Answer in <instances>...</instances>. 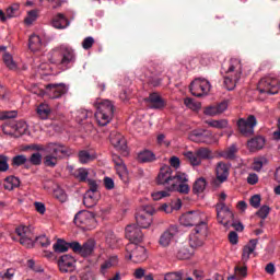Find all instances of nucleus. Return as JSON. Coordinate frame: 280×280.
I'll return each instance as SVG.
<instances>
[{
  "label": "nucleus",
  "instance_id": "nucleus-1",
  "mask_svg": "<svg viewBox=\"0 0 280 280\" xmlns=\"http://www.w3.org/2000/svg\"><path fill=\"white\" fill-rule=\"evenodd\" d=\"M158 185H163L168 191H178V194H189V178L187 174L177 173L174 175V171L170 166H164L160 170L158 175Z\"/></svg>",
  "mask_w": 280,
  "mask_h": 280
},
{
  "label": "nucleus",
  "instance_id": "nucleus-2",
  "mask_svg": "<svg viewBox=\"0 0 280 280\" xmlns=\"http://www.w3.org/2000/svg\"><path fill=\"white\" fill-rule=\"evenodd\" d=\"M48 60L62 71H67L75 62V50L71 46L62 44L50 51Z\"/></svg>",
  "mask_w": 280,
  "mask_h": 280
},
{
  "label": "nucleus",
  "instance_id": "nucleus-3",
  "mask_svg": "<svg viewBox=\"0 0 280 280\" xmlns=\"http://www.w3.org/2000/svg\"><path fill=\"white\" fill-rule=\"evenodd\" d=\"M94 107L96 108L94 114L96 124L100 126H108L115 117V104H113L110 100L97 98L96 102H94Z\"/></svg>",
  "mask_w": 280,
  "mask_h": 280
},
{
  "label": "nucleus",
  "instance_id": "nucleus-4",
  "mask_svg": "<svg viewBox=\"0 0 280 280\" xmlns=\"http://www.w3.org/2000/svg\"><path fill=\"white\" fill-rule=\"evenodd\" d=\"M225 73H233L224 77L223 86L228 91H233L237 86V82L242 78V61L240 59H231Z\"/></svg>",
  "mask_w": 280,
  "mask_h": 280
},
{
  "label": "nucleus",
  "instance_id": "nucleus-5",
  "mask_svg": "<svg viewBox=\"0 0 280 280\" xmlns=\"http://www.w3.org/2000/svg\"><path fill=\"white\" fill-rule=\"evenodd\" d=\"M259 93H267V95H277L280 90V77L277 74H268L258 82Z\"/></svg>",
  "mask_w": 280,
  "mask_h": 280
},
{
  "label": "nucleus",
  "instance_id": "nucleus-6",
  "mask_svg": "<svg viewBox=\"0 0 280 280\" xmlns=\"http://www.w3.org/2000/svg\"><path fill=\"white\" fill-rule=\"evenodd\" d=\"M207 235H209V225H207V221L199 223V225H195L189 234V244L191 248H199V246H202L207 240Z\"/></svg>",
  "mask_w": 280,
  "mask_h": 280
},
{
  "label": "nucleus",
  "instance_id": "nucleus-7",
  "mask_svg": "<svg viewBox=\"0 0 280 280\" xmlns=\"http://www.w3.org/2000/svg\"><path fill=\"white\" fill-rule=\"evenodd\" d=\"M126 259H130L133 264H143L148 259V252L145 247L137 243H129L126 246Z\"/></svg>",
  "mask_w": 280,
  "mask_h": 280
},
{
  "label": "nucleus",
  "instance_id": "nucleus-8",
  "mask_svg": "<svg viewBox=\"0 0 280 280\" xmlns=\"http://www.w3.org/2000/svg\"><path fill=\"white\" fill-rule=\"evenodd\" d=\"M2 131L10 137H23L27 132V122L25 120H9L2 126Z\"/></svg>",
  "mask_w": 280,
  "mask_h": 280
},
{
  "label": "nucleus",
  "instance_id": "nucleus-9",
  "mask_svg": "<svg viewBox=\"0 0 280 280\" xmlns=\"http://www.w3.org/2000/svg\"><path fill=\"white\" fill-rule=\"evenodd\" d=\"M74 224L84 229L85 231H91L97 226V221L95 220V214L91 211H79L74 215Z\"/></svg>",
  "mask_w": 280,
  "mask_h": 280
},
{
  "label": "nucleus",
  "instance_id": "nucleus-10",
  "mask_svg": "<svg viewBox=\"0 0 280 280\" xmlns=\"http://www.w3.org/2000/svg\"><path fill=\"white\" fill-rule=\"evenodd\" d=\"M231 174V165L219 162L215 166V178L212 179L211 185L215 189L222 187L223 183H226L229 180V176Z\"/></svg>",
  "mask_w": 280,
  "mask_h": 280
},
{
  "label": "nucleus",
  "instance_id": "nucleus-11",
  "mask_svg": "<svg viewBox=\"0 0 280 280\" xmlns=\"http://www.w3.org/2000/svg\"><path fill=\"white\" fill-rule=\"evenodd\" d=\"M209 91H211V83L207 79L197 78L190 83V93L195 97L209 95Z\"/></svg>",
  "mask_w": 280,
  "mask_h": 280
},
{
  "label": "nucleus",
  "instance_id": "nucleus-12",
  "mask_svg": "<svg viewBox=\"0 0 280 280\" xmlns=\"http://www.w3.org/2000/svg\"><path fill=\"white\" fill-rule=\"evenodd\" d=\"M15 235H18L21 246L34 248V233L26 225L15 228Z\"/></svg>",
  "mask_w": 280,
  "mask_h": 280
},
{
  "label": "nucleus",
  "instance_id": "nucleus-13",
  "mask_svg": "<svg viewBox=\"0 0 280 280\" xmlns=\"http://www.w3.org/2000/svg\"><path fill=\"white\" fill-rule=\"evenodd\" d=\"M237 126L241 135L253 137L255 135V126H257V118L255 115H249L247 118H240Z\"/></svg>",
  "mask_w": 280,
  "mask_h": 280
},
{
  "label": "nucleus",
  "instance_id": "nucleus-14",
  "mask_svg": "<svg viewBox=\"0 0 280 280\" xmlns=\"http://www.w3.org/2000/svg\"><path fill=\"white\" fill-rule=\"evenodd\" d=\"M217 209V220L219 224H223V226H226L228 224H231L233 222V211L226 206L224 202H219L215 206Z\"/></svg>",
  "mask_w": 280,
  "mask_h": 280
},
{
  "label": "nucleus",
  "instance_id": "nucleus-15",
  "mask_svg": "<svg viewBox=\"0 0 280 280\" xmlns=\"http://www.w3.org/2000/svg\"><path fill=\"white\" fill-rule=\"evenodd\" d=\"M69 91L65 83H51L46 85V95L50 100H58Z\"/></svg>",
  "mask_w": 280,
  "mask_h": 280
},
{
  "label": "nucleus",
  "instance_id": "nucleus-16",
  "mask_svg": "<svg viewBox=\"0 0 280 280\" xmlns=\"http://www.w3.org/2000/svg\"><path fill=\"white\" fill-rule=\"evenodd\" d=\"M205 222V215L200 212H188L180 217V224L184 226H197Z\"/></svg>",
  "mask_w": 280,
  "mask_h": 280
},
{
  "label": "nucleus",
  "instance_id": "nucleus-17",
  "mask_svg": "<svg viewBox=\"0 0 280 280\" xmlns=\"http://www.w3.org/2000/svg\"><path fill=\"white\" fill-rule=\"evenodd\" d=\"M125 237L129 240L130 244H139L143 242V232L136 224H130L125 230Z\"/></svg>",
  "mask_w": 280,
  "mask_h": 280
},
{
  "label": "nucleus",
  "instance_id": "nucleus-18",
  "mask_svg": "<svg viewBox=\"0 0 280 280\" xmlns=\"http://www.w3.org/2000/svg\"><path fill=\"white\" fill-rule=\"evenodd\" d=\"M109 141L114 148L118 150V152H122V154H128V145L126 144V138L117 131H112L109 135Z\"/></svg>",
  "mask_w": 280,
  "mask_h": 280
},
{
  "label": "nucleus",
  "instance_id": "nucleus-19",
  "mask_svg": "<svg viewBox=\"0 0 280 280\" xmlns=\"http://www.w3.org/2000/svg\"><path fill=\"white\" fill-rule=\"evenodd\" d=\"M212 137L213 133L211 131L196 129L189 133L188 139L194 143H211Z\"/></svg>",
  "mask_w": 280,
  "mask_h": 280
},
{
  "label": "nucleus",
  "instance_id": "nucleus-20",
  "mask_svg": "<svg viewBox=\"0 0 280 280\" xmlns=\"http://www.w3.org/2000/svg\"><path fill=\"white\" fill-rule=\"evenodd\" d=\"M145 102L148 104V108L154 110H163V108L167 106V102L156 92L151 93L149 97L145 98Z\"/></svg>",
  "mask_w": 280,
  "mask_h": 280
},
{
  "label": "nucleus",
  "instance_id": "nucleus-21",
  "mask_svg": "<svg viewBox=\"0 0 280 280\" xmlns=\"http://www.w3.org/2000/svg\"><path fill=\"white\" fill-rule=\"evenodd\" d=\"M58 267L60 272H73L75 270V258L69 254L62 255L58 260Z\"/></svg>",
  "mask_w": 280,
  "mask_h": 280
},
{
  "label": "nucleus",
  "instance_id": "nucleus-22",
  "mask_svg": "<svg viewBox=\"0 0 280 280\" xmlns=\"http://www.w3.org/2000/svg\"><path fill=\"white\" fill-rule=\"evenodd\" d=\"M45 151L55 156H69V149L62 143L49 142L46 144Z\"/></svg>",
  "mask_w": 280,
  "mask_h": 280
},
{
  "label": "nucleus",
  "instance_id": "nucleus-23",
  "mask_svg": "<svg viewBox=\"0 0 280 280\" xmlns=\"http://www.w3.org/2000/svg\"><path fill=\"white\" fill-rule=\"evenodd\" d=\"M178 235V226L171 225L168 229H166L163 234L160 236V245H162L164 248L170 246L172 242H174V237Z\"/></svg>",
  "mask_w": 280,
  "mask_h": 280
},
{
  "label": "nucleus",
  "instance_id": "nucleus-24",
  "mask_svg": "<svg viewBox=\"0 0 280 280\" xmlns=\"http://www.w3.org/2000/svg\"><path fill=\"white\" fill-rule=\"evenodd\" d=\"M3 187L7 191H14V189L21 187V179L14 175H10L4 178Z\"/></svg>",
  "mask_w": 280,
  "mask_h": 280
},
{
  "label": "nucleus",
  "instance_id": "nucleus-25",
  "mask_svg": "<svg viewBox=\"0 0 280 280\" xmlns=\"http://www.w3.org/2000/svg\"><path fill=\"white\" fill-rule=\"evenodd\" d=\"M119 266V257L116 255L109 256L102 265H101V273L106 275L110 268H116Z\"/></svg>",
  "mask_w": 280,
  "mask_h": 280
},
{
  "label": "nucleus",
  "instance_id": "nucleus-26",
  "mask_svg": "<svg viewBox=\"0 0 280 280\" xmlns=\"http://www.w3.org/2000/svg\"><path fill=\"white\" fill-rule=\"evenodd\" d=\"M264 145H266V139L261 136L255 137L247 142L250 152H257V150H261Z\"/></svg>",
  "mask_w": 280,
  "mask_h": 280
},
{
  "label": "nucleus",
  "instance_id": "nucleus-27",
  "mask_svg": "<svg viewBox=\"0 0 280 280\" xmlns=\"http://www.w3.org/2000/svg\"><path fill=\"white\" fill-rule=\"evenodd\" d=\"M258 243V240H250L249 243L243 248V261H248V259H250V255L255 253V248H257Z\"/></svg>",
  "mask_w": 280,
  "mask_h": 280
},
{
  "label": "nucleus",
  "instance_id": "nucleus-28",
  "mask_svg": "<svg viewBox=\"0 0 280 280\" xmlns=\"http://www.w3.org/2000/svg\"><path fill=\"white\" fill-rule=\"evenodd\" d=\"M136 222H137V226H139V229H148L150 226V224H152V217L147 215L143 212H139L136 215Z\"/></svg>",
  "mask_w": 280,
  "mask_h": 280
},
{
  "label": "nucleus",
  "instance_id": "nucleus-29",
  "mask_svg": "<svg viewBox=\"0 0 280 280\" xmlns=\"http://www.w3.org/2000/svg\"><path fill=\"white\" fill-rule=\"evenodd\" d=\"M52 27H56V30H65V27H69V20L65 18V14L59 13L52 20Z\"/></svg>",
  "mask_w": 280,
  "mask_h": 280
},
{
  "label": "nucleus",
  "instance_id": "nucleus-30",
  "mask_svg": "<svg viewBox=\"0 0 280 280\" xmlns=\"http://www.w3.org/2000/svg\"><path fill=\"white\" fill-rule=\"evenodd\" d=\"M93 250H95V241L88 240L83 245H81V256L89 257L93 255Z\"/></svg>",
  "mask_w": 280,
  "mask_h": 280
},
{
  "label": "nucleus",
  "instance_id": "nucleus-31",
  "mask_svg": "<svg viewBox=\"0 0 280 280\" xmlns=\"http://www.w3.org/2000/svg\"><path fill=\"white\" fill-rule=\"evenodd\" d=\"M28 47L31 51H38L43 47V40L38 35H32L28 39Z\"/></svg>",
  "mask_w": 280,
  "mask_h": 280
},
{
  "label": "nucleus",
  "instance_id": "nucleus-32",
  "mask_svg": "<svg viewBox=\"0 0 280 280\" xmlns=\"http://www.w3.org/2000/svg\"><path fill=\"white\" fill-rule=\"evenodd\" d=\"M205 189H207V178L205 177L197 178L192 185V192L202 194Z\"/></svg>",
  "mask_w": 280,
  "mask_h": 280
},
{
  "label": "nucleus",
  "instance_id": "nucleus-33",
  "mask_svg": "<svg viewBox=\"0 0 280 280\" xmlns=\"http://www.w3.org/2000/svg\"><path fill=\"white\" fill-rule=\"evenodd\" d=\"M138 161L140 163H152V161H156V155L152 151L144 150L138 154Z\"/></svg>",
  "mask_w": 280,
  "mask_h": 280
},
{
  "label": "nucleus",
  "instance_id": "nucleus-34",
  "mask_svg": "<svg viewBox=\"0 0 280 280\" xmlns=\"http://www.w3.org/2000/svg\"><path fill=\"white\" fill-rule=\"evenodd\" d=\"M72 176H74L79 183H86L89 178V170L84 167L78 168L72 173Z\"/></svg>",
  "mask_w": 280,
  "mask_h": 280
},
{
  "label": "nucleus",
  "instance_id": "nucleus-35",
  "mask_svg": "<svg viewBox=\"0 0 280 280\" xmlns=\"http://www.w3.org/2000/svg\"><path fill=\"white\" fill-rule=\"evenodd\" d=\"M37 115L40 119H49V115H51V107L45 103L39 104L37 107Z\"/></svg>",
  "mask_w": 280,
  "mask_h": 280
},
{
  "label": "nucleus",
  "instance_id": "nucleus-36",
  "mask_svg": "<svg viewBox=\"0 0 280 280\" xmlns=\"http://www.w3.org/2000/svg\"><path fill=\"white\" fill-rule=\"evenodd\" d=\"M184 156L189 161L190 165L198 167L202 163L200 160L198 152L196 151L195 153L191 151H187L184 153Z\"/></svg>",
  "mask_w": 280,
  "mask_h": 280
},
{
  "label": "nucleus",
  "instance_id": "nucleus-37",
  "mask_svg": "<svg viewBox=\"0 0 280 280\" xmlns=\"http://www.w3.org/2000/svg\"><path fill=\"white\" fill-rule=\"evenodd\" d=\"M119 242H121V240H119V237H117V235H115V233H113V232L107 233L106 244H107V246H109V248H118Z\"/></svg>",
  "mask_w": 280,
  "mask_h": 280
},
{
  "label": "nucleus",
  "instance_id": "nucleus-38",
  "mask_svg": "<svg viewBox=\"0 0 280 280\" xmlns=\"http://www.w3.org/2000/svg\"><path fill=\"white\" fill-rule=\"evenodd\" d=\"M206 124L210 126V128H218L222 130L229 126V120L226 119H219V120H206Z\"/></svg>",
  "mask_w": 280,
  "mask_h": 280
},
{
  "label": "nucleus",
  "instance_id": "nucleus-39",
  "mask_svg": "<svg viewBox=\"0 0 280 280\" xmlns=\"http://www.w3.org/2000/svg\"><path fill=\"white\" fill-rule=\"evenodd\" d=\"M2 59L5 67L10 69V71L16 70V62L14 61V58L9 52H4Z\"/></svg>",
  "mask_w": 280,
  "mask_h": 280
},
{
  "label": "nucleus",
  "instance_id": "nucleus-40",
  "mask_svg": "<svg viewBox=\"0 0 280 280\" xmlns=\"http://www.w3.org/2000/svg\"><path fill=\"white\" fill-rule=\"evenodd\" d=\"M55 253H67L69 250V243L58 240L52 246Z\"/></svg>",
  "mask_w": 280,
  "mask_h": 280
},
{
  "label": "nucleus",
  "instance_id": "nucleus-41",
  "mask_svg": "<svg viewBox=\"0 0 280 280\" xmlns=\"http://www.w3.org/2000/svg\"><path fill=\"white\" fill-rule=\"evenodd\" d=\"M116 172L122 183L128 180V168L126 167V164L116 166Z\"/></svg>",
  "mask_w": 280,
  "mask_h": 280
},
{
  "label": "nucleus",
  "instance_id": "nucleus-42",
  "mask_svg": "<svg viewBox=\"0 0 280 280\" xmlns=\"http://www.w3.org/2000/svg\"><path fill=\"white\" fill-rule=\"evenodd\" d=\"M184 104L187 108H190V110H200V108H202V104L200 102L189 97L184 100Z\"/></svg>",
  "mask_w": 280,
  "mask_h": 280
},
{
  "label": "nucleus",
  "instance_id": "nucleus-43",
  "mask_svg": "<svg viewBox=\"0 0 280 280\" xmlns=\"http://www.w3.org/2000/svg\"><path fill=\"white\" fill-rule=\"evenodd\" d=\"M21 9V4L13 3L11 7L7 9V18L8 19H14L16 14H19V10Z\"/></svg>",
  "mask_w": 280,
  "mask_h": 280
},
{
  "label": "nucleus",
  "instance_id": "nucleus-44",
  "mask_svg": "<svg viewBox=\"0 0 280 280\" xmlns=\"http://www.w3.org/2000/svg\"><path fill=\"white\" fill-rule=\"evenodd\" d=\"M93 155H91V153H89V151H80L79 152V161L82 164H86V163H91V161H93Z\"/></svg>",
  "mask_w": 280,
  "mask_h": 280
},
{
  "label": "nucleus",
  "instance_id": "nucleus-45",
  "mask_svg": "<svg viewBox=\"0 0 280 280\" xmlns=\"http://www.w3.org/2000/svg\"><path fill=\"white\" fill-rule=\"evenodd\" d=\"M25 163H27V156L25 155H15L12 159L13 167H21V165H25Z\"/></svg>",
  "mask_w": 280,
  "mask_h": 280
},
{
  "label": "nucleus",
  "instance_id": "nucleus-46",
  "mask_svg": "<svg viewBox=\"0 0 280 280\" xmlns=\"http://www.w3.org/2000/svg\"><path fill=\"white\" fill-rule=\"evenodd\" d=\"M44 164L46 165V167H56V165L58 164V156L54 154L46 155L44 160Z\"/></svg>",
  "mask_w": 280,
  "mask_h": 280
},
{
  "label": "nucleus",
  "instance_id": "nucleus-47",
  "mask_svg": "<svg viewBox=\"0 0 280 280\" xmlns=\"http://www.w3.org/2000/svg\"><path fill=\"white\" fill-rule=\"evenodd\" d=\"M54 198L59 200V202H67V192L62 188H56L54 190Z\"/></svg>",
  "mask_w": 280,
  "mask_h": 280
},
{
  "label": "nucleus",
  "instance_id": "nucleus-48",
  "mask_svg": "<svg viewBox=\"0 0 280 280\" xmlns=\"http://www.w3.org/2000/svg\"><path fill=\"white\" fill-rule=\"evenodd\" d=\"M197 156H199L200 161L211 159V150L207 148H200L197 150Z\"/></svg>",
  "mask_w": 280,
  "mask_h": 280
},
{
  "label": "nucleus",
  "instance_id": "nucleus-49",
  "mask_svg": "<svg viewBox=\"0 0 280 280\" xmlns=\"http://www.w3.org/2000/svg\"><path fill=\"white\" fill-rule=\"evenodd\" d=\"M28 162L32 165H40V163H43V155L39 152L33 153L28 159Z\"/></svg>",
  "mask_w": 280,
  "mask_h": 280
},
{
  "label": "nucleus",
  "instance_id": "nucleus-50",
  "mask_svg": "<svg viewBox=\"0 0 280 280\" xmlns=\"http://www.w3.org/2000/svg\"><path fill=\"white\" fill-rule=\"evenodd\" d=\"M170 191H175V190H162V191H156L153 192L151 196L153 198V200H162V198H167L170 197Z\"/></svg>",
  "mask_w": 280,
  "mask_h": 280
},
{
  "label": "nucleus",
  "instance_id": "nucleus-51",
  "mask_svg": "<svg viewBox=\"0 0 280 280\" xmlns=\"http://www.w3.org/2000/svg\"><path fill=\"white\" fill-rule=\"evenodd\" d=\"M36 244H39L43 248H47L51 244L49 238L46 235H40L35 238Z\"/></svg>",
  "mask_w": 280,
  "mask_h": 280
},
{
  "label": "nucleus",
  "instance_id": "nucleus-52",
  "mask_svg": "<svg viewBox=\"0 0 280 280\" xmlns=\"http://www.w3.org/2000/svg\"><path fill=\"white\" fill-rule=\"evenodd\" d=\"M36 19H38V11L33 10V11L28 12L24 22L26 23V25H32V23H34V21H36Z\"/></svg>",
  "mask_w": 280,
  "mask_h": 280
},
{
  "label": "nucleus",
  "instance_id": "nucleus-53",
  "mask_svg": "<svg viewBox=\"0 0 280 280\" xmlns=\"http://www.w3.org/2000/svg\"><path fill=\"white\" fill-rule=\"evenodd\" d=\"M10 170V164H8V156L0 154V172H8Z\"/></svg>",
  "mask_w": 280,
  "mask_h": 280
},
{
  "label": "nucleus",
  "instance_id": "nucleus-54",
  "mask_svg": "<svg viewBox=\"0 0 280 280\" xmlns=\"http://www.w3.org/2000/svg\"><path fill=\"white\" fill-rule=\"evenodd\" d=\"M203 114L207 115L208 117H215L220 115L218 112V107H215V105L206 107L203 110Z\"/></svg>",
  "mask_w": 280,
  "mask_h": 280
},
{
  "label": "nucleus",
  "instance_id": "nucleus-55",
  "mask_svg": "<svg viewBox=\"0 0 280 280\" xmlns=\"http://www.w3.org/2000/svg\"><path fill=\"white\" fill-rule=\"evenodd\" d=\"M249 205L254 207V209H259L261 205V196L260 195H254L249 199Z\"/></svg>",
  "mask_w": 280,
  "mask_h": 280
},
{
  "label": "nucleus",
  "instance_id": "nucleus-56",
  "mask_svg": "<svg viewBox=\"0 0 280 280\" xmlns=\"http://www.w3.org/2000/svg\"><path fill=\"white\" fill-rule=\"evenodd\" d=\"M177 259H189V250L185 246L178 248L176 253Z\"/></svg>",
  "mask_w": 280,
  "mask_h": 280
},
{
  "label": "nucleus",
  "instance_id": "nucleus-57",
  "mask_svg": "<svg viewBox=\"0 0 280 280\" xmlns=\"http://www.w3.org/2000/svg\"><path fill=\"white\" fill-rule=\"evenodd\" d=\"M270 213V207L268 206H262L260 209L257 211V215L261 218V220H266L268 218V214Z\"/></svg>",
  "mask_w": 280,
  "mask_h": 280
},
{
  "label": "nucleus",
  "instance_id": "nucleus-58",
  "mask_svg": "<svg viewBox=\"0 0 280 280\" xmlns=\"http://www.w3.org/2000/svg\"><path fill=\"white\" fill-rule=\"evenodd\" d=\"M235 152H237V147H235L233 144L224 151V158L225 159H234L235 158Z\"/></svg>",
  "mask_w": 280,
  "mask_h": 280
},
{
  "label": "nucleus",
  "instance_id": "nucleus-59",
  "mask_svg": "<svg viewBox=\"0 0 280 280\" xmlns=\"http://www.w3.org/2000/svg\"><path fill=\"white\" fill-rule=\"evenodd\" d=\"M93 45H95V39L91 36L85 37L82 42L83 49H91V47H93Z\"/></svg>",
  "mask_w": 280,
  "mask_h": 280
},
{
  "label": "nucleus",
  "instance_id": "nucleus-60",
  "mask_svg": "<svg viewBox=\"0 0 280 280\" xmlns=\"http://www.w3.org/2000/svg\"><path fill=\"white\" fill-rule=\"evenodd\" d=\"M164 280H183V273L182 272L166 273L164 277Z\"/></svg>",
  "mask_w": 280,
  "mask_h": 280
},
{
  "label": "nucleus",
  "instance_id": "nucleus-61",
  "mask_svg": "<svg viewBox=\"0 0 280 280\" xmlns=\"http://www.w3.org/2000/svg\"><path fill=\"white\" fill-rule=\"evenodd\" d=\"M16 117V112H0V121H3V119H14Z\"/></svg>",
  "mask_w": 280,
  "mask_h": 280
},
{
  "label": "nucleus",
  "instance_id": "nucleus-62",
  "mask_svg": "<svg viewBox=\"0 0 280 280\" xmlns=\"http://www.w3.org/2000/svg\"><path fill=\"white\" fill-rule=\"evenodd\" d=\"M89 190L94 194H98L97 189H100V185H97V182L95 179H88Z\"/></svg>",
  "mask_w": 280,
  "mask_h": 280
},
{
  "label": "nucleus",
  "instance_id": "nucleus-63",
  "mask_svg": "<svg viewBox=\"0 0 280 280\" xmlns=\"http://www.w3.org/2000/svg\"><path fill=\"white\" fill-rule=\"evenodd\" d=\"M15 271L14 269H8L7 272L0 276V280H13Z\"/></svg>",
  "mask_w": 280,
  "mask_h": 280
},
{
  "label": "nucleus",
  "instance_id": "nucleus-64",
  "mask_svg": "<svg viewBox=\"0 0 280 280\" xmlns=\"http://www.w3.org/2000/svg\"><path fill=\"white\" fill-rule=\"evenodd\" d=\"M247 183L248 185H257L259 183V176L256 173H250L247 176Z\"/></svg>",
  "mask_w": 280,
  "mask_h": 280
}]
</instances>
